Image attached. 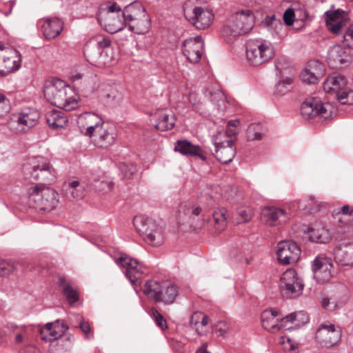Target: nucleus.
<instances>
[{"label":"nucleus","mask_w":353,"mask_h":353,"mask_svg":"<svg viewBox=\"0 0 353 353\" xmlns=\"http://www.w3.org/2000/svg\"><path fill=\"white\" fill-rule=\"evenodd\" d=\"M43 93L50 103L65 111H72L79 106L77 99L72 96L73 91L61 79H54L48 83Z\"/></svg>","instance_id":"1"},{"label":"nucleus","mask_w":353,"mask_h":353,"mask_svg":"<svg viewBox=\"0 0 353 353\" xmlns=\"http://www.w3.org/2000/svg\"><path fill=\"white\" fill-rule=\"evenodd\" d=\"M123 17L128 29L136 34H145L150 28L149 15L140 2L134 1L125 6Z\"/></svg>","instance_id":"2"},{"label":"nucleus","mask_w":353,"mask_h":353,"mask_svg":"<svg viewBox=\"0 0 353 353\" xmlns=\"http://www.w3.org/2000/svg\"><path fill=\"white\" fill-rule=\"evenodd\" d=\"M144 294L155 303L172 304L179 295L178 287L170 283H160L154 280L145 282L142 288Z\"/></svg>","instance_id":"3"},{"label":"nucleus","mask_w":353,"mask_h":353,"mask_svg":"<svg viewBox=\"0 0 353 353\" xmlns=\"http://www.w3.org/2000/svg\"><path fill=\"white\" fill-rule=\"evenodd\" d=\"M254 16L249 10H243L234 13L225 25L222 34L228 41L248 33L254 27Z\"/></svg>","instance_id":"4"},{"label":"nucleus","mask_w":353,"mask_h":353,"mask_svg":"<svg viewBox=\"0 0 353 353\" xmlns=\"http://www.w3.org/2000/svg\"><path fill=\"white\" fill-rule=\"evenodd\" d=\"M28 203L30 208L50 212L59 203L58 193L52 188L44 185H35L28 190Z\"/></svg>","instance_id":"5"},{"label":"nucleus","mask_w":353,"mask_h":353,"mask_svg":"<svg viewBox=\"0 0 353 353\" xmlns=\"http://www.w3.org/2000/svg\"><path fill=\"white\" fill-rule=\"evenodd\" d=\"M245 48L247 59L254 65L269 61L275 53L272 43L264 39H250L246 43Z\"/></svg>","instance_id":"6"},{"label":"nucleus","mask_w":353,"mask_h":353,"mask_svg":"<svg viewBox=\"0 0 353 353\" xmlns=\"http://www.w3.org/2000/svg\"><path fill=\"white\" fill-rule=\"evenodd\" d=\"M133 225L139 235L149 244L158 247L163 243L162 230L152 219L143 215L135 216Z\"/></svg>","instance_id":"7"},{"label":"nucleus","mask_w":353,"mask_h":353,"mask_svg":"<svg viewBox=\"0 0 353 353\" xmlns=\"http://www.w3.org/2000/svg\"><path fill=\"white\" fill-rule=\"evenodd\" d=\"M347 81L341 74L329 76L323 83L325 92L334 94L343 105L353 104V90L347 86Z\"/></svg>","instance_id":"8"},{"label":"nucleus","mask_w":353,"mask_h":353,"mask_svg":"<svg viewBox=\"0 0 353 353\" xmlns=\"http://www.w3.org/2000/svg\"><path fill=\"white\" fill-rule=\"evenodd\" d=\"M336 111L330 103H323L318 98L307 99L301 107V114L307 119L317 117L319 119L328 120L336 115Z\"/></svg>","instance_id":"9"},{"label":"nucleus","mask_w":353,"mask_h":353,"mask_svg":"<svg viewBox=\"0 0 353 353\" xmlns=\"http://www.w3.org/2000/svg\"><path fill=\"white\" fill-rule=\"evenodd\" d=\"M31 167L25 166L24 171L30 175L29 179L32 183L39 182V185L51 183L55 178L54 170L52 165L43 157H38Z\"/></svg>","instance_id":"10"},{"label":"nucleus","mask_w":353,"mask_h":353,"mask_svg":"<svg viewBox=\"0 0 353 353\" xmlns=\"http://www.w3.org/2000/svg\"><path fill=\"white\" fill-rule=\"evenodd\" d=\"M296 314L292 313L285 317L278 311L269 309L261 313V319L262 326L266 330L271 332H276L281 329L290 330L292 327L288 326V323H293L296 319Z\"/></svg>","instance_id":"11"},{"label":"nucleus","mask_w":353,"mask_h":353,"mask_svg":"<svg viewBox=\"0 0 353 353\" xmlns=\"http://www.w3.org/2000/svg\"><path fill=\"white\" fill-rule=\"evenodd\" d=\"M342 334L341 326L330 322H324L317 329L315 339L323 347H332L340 343Z\"/></svg>","instance_id":"12"},{"label":"nucleus","mask_w":353,"mask_h":353,"mask_svg":"<svg viewBox=\"0 0 353 353\" xmlns=\"http://www.w3.org/2000/svg\"><path fill=\"white\" fill-rule=\"evenodd\" d=\"M280 290L283 296L294 298L302 294L304 284L296 272L290 268L284 272L280 279Z\"/></svg>","instance_id":"13"},{"label":"nucleus","mask_w":353,"mask_h":353,"mask_svg":"<svg viewBox=\"0 0 353 353\" xmlns=\"http://www.w3.org/2000/svg\"><path fill=\"white\" fill-rule=\"evenodd\" d=\"M225 138L224 133H217L212 138L215 146V157L224 164L230 163L236 155V148L232 137Z\"/></svg>","instance_id":"14"},{"label":"nucleus","mask_w":353,"mask_h":353,"mask_svg":"<svg viewBox=\"0 0 353 353\" xmlns=\"http://www.w3.org/2000/svg\"><path fill=\"white\" fill-rule=\"evenodd\" d=\"M352 48L350 43L345 45H335L330 48L327 56V64L332 68H344L352 62Z\"/></svg>","instance_id":"15"},{"label":"nucleus","mask_w":353,"mask_h":353,"mask_svg":"<svg viewBox=\"0 0 353 353\" xmlns=\"http://www.w3.org/2000/svg\"><path fill=\"white\" fill-rule=\"evenodd\" d=\"M183 10L185 19L199 30L209 28L213 21L214 14L210 10L199 6L188 7L187 5Z\"/></svg>","instance_id":"16"},{"label":"nucleus","mask_w":353,"mask_h":353,"mask_svg":"<svg viewBox=\"0 0 353 353\" xmlns=\"http://www.w3.org/2000/svg\"><path fill=\"white\" fill-rule=\"evenodd\" d=\"M116 263L125 268V274L132 283H135L141 274H145L146 267L138 260L131 258L125 254L116 259Z\"/></svg>","instance_id":"17"},{"label":"nucleus","mask_w":353,"mask_h":353,"mask_svg":"<svg viewBox=\"0 0 353 353\" xmlns=\"http://www.w3.org/2000/svg\"><path fill=\"white\" fill-rule=\"evenodd\" d=\"M21 63V54L18 50L0 45V74L5 75L18 70Z\"/></svg>","instance_id":"18"},{"label":"nucleus","mask_w":353,"mask_h":353,"mask_svg":"<svg viewBox=\"0 0 353 353\" xmlns=\"http://www.w3.org/2000/svg\"><path fill=\"white\" fill-rule=\"evenodd\" d=\"M301 252L299 246L295 242L283 241L277 244L276 255L281 264L288 265L297 262Z\"/></svg>","instance_id":"19"},{"label":"nucleus","mask_w":353,"mask_h":353,"mask_svg":"<svg viewBox=\"0 0 353 353\" xmlns=\"http://www.w3.org/2000/svg\"><path fill=\"white\" fill-rule=\"evenodd\" d=\"M332 263L323 255H318L312 262L313 277L317 283L329 281L332 277Z\"/></svg>","instance_id":"20"},{"label":"nucleus","mask_w":353,"mask_h":353,"mask_svg":"<svg viewBox=\"0 0 353 353\" xmlns=\"http://www.w3.org/2000/svg\"><path fill=\"white\" fill-rule=\"evenodd\" d=\"M117 137L114 125L105 123L90 137L94 145L99 148H107L114 143Z\"/></svg>","instance_id":"21"},{"label":"nucleus","mask_w":353,"mask_h":353,"mask_svg":"<svg viewBox=\"0 0 353 353\" xmlns=\"http://www.w3.org/2000/svg\"><path fill=\"white\" fill-rule=\"evenodd\" d=\"M203 43L201 37L185 39L182 44V52L186 59L192 63H198L202 56Z\"/></svg>","instance_id":"22"},{"label":"nucleus","mask_w":353,"mask_h":353,"mask_svg":"<svg viewBox=\"0 0 353 353\" xmlns=\"http://www.w3.org/2000/svg\"><path fill=\"white\" fill-rule=\"evenodd\" d=\"M68 330L67 326L60 321H56L52 323H48L44 327H40V338L45 341L52 343L60 339Z\"/></svg>","instance_id":"23"},{"label":"nucleus","mask_w":353,"mask_h":353,"mask_svg":"<svg viewBox=\"0 0 353 353\" xmlns=\"http://www.w3.org/2000/svg\"><path fill=\"white\" fill-rule=\"evenodd\" d=\"M111 41L108 37H99L97 41V48H91L87 46L84 49V55L87 61L92 65L99 66L105 62L101 60V50L110 46Z\"/></svg>","instance_id":"24"},{"label":"nucleus","mask_w":353,"mask_h":353,"mask_svg":"<svg viewBox=\"0 0 353 353\" xmlns=\"http://www.w3.org/2000/svg\"><path fill=\"white\" fill-rule=\"evenodd\" d=\"M99 21L105 30L110 34L122 30L126 26L125 19L123 17V12L121 14L114 13L104 14V16L100 17Z\"/></svg>","instance_id":"25"},{"label":"nucleus","mask_w":353,"mask_h":353,"mask_svg":"<svg viewBox=\"0 0 353 353\" xmlns=\"http://www.w3.org/2000/svg\"><path fill=\"white\" fill-rule=\"evenodd\" d=\"M153 119L155 121V128L161 131L172 130L176 121L174 113L168 109L157 111L153 116Z\"/></svg>","instance_id":"26"},{"label":"nucleus","mask_w":353,"mask_h":353,"mask_svg":"<svg viewBox=\"0 0 353 353\" xmlns=\"http://www.w3.org/2000/svg\"><path fill=\"white\" fill-rule=\"evenodd\" d=\"M334 254L338 264L353 267V242L342 243L335 248Z\"/></svg>","instance_id":"27"},{"label":"nucleus","mask_w":353,"mask_h":353,"mask_svg":"<svg viewBox=\"0 0 353 353\" xmlns=\"http://www.w3.org/2000/svg\"><path fill=\"white\" fill-rule=\"evenodd\" d=\"M81 120L84 121V123L81 127V132L90 138L92 137L94 132L104 123L101 117L92 112H86L83 114Z\"/></svg>","instance_id":"28"},{"label":"nucleus","mask_w":353,"mask_h":353,"mask_svg":"<svg viewBox=\"0 0 353 353\" xmlns=\"http://www.w3.org/2000/svg\"><path fill=\"white\" fill-rule=\"evenodd\" d=\"M99 98L105 105L115 107L121 103L123 95L117 88L105 85L99 91Z\"/></svg>","instance_id":"29"},{"label":"nucleus","mask_w":353,"mask_h":353,"mask_svg":"<svg viewBox=\"0 0 353 353\" xmlns=\"http://www.w3.org/2000/svg\"><path fill=\"white\" fill-rule=\"evenodd\" d=\"M63 22L59 18L48 17L43 20L41 32L46 39L50 40L57 37L61 32Z\"/></svg>","instance_id":"30"},{"label":"nucleus","mask_w":353,"mask_h":353,"mask_svg":"<svg viewBox=\"0 0 353 353\" xmlns=\"http://www.w3.org/2000/svg\"><path fill=\"white\" fill-rule=\"evenodd\" d=\"M174 150L187 157H199L203 161L206 160L202 148L197 145H193L188 140H179L176 142Z\"/></svg>","instance_id":"31"},{"label":"nucleus","mask_w":353,"mask_h":353,"mask_svg":"<svg viewBox=\"0 0 353 353\" xmlns=\"http://www.w3.org/2000/svg\"><path fill=\"white\" fill-rule=\"evenodd\" d=\"M261 216L263 221L271 225L284 222L287 219L285 210L275 207L264 208L262 210Z\"/></svg>","instance_id":"32"},{"label":"nucleus","mask_w":353,"mask_h":353,"mask_svg":"<svg viewBox=\"0 0 353 353\" xmlns=\"http://www.w3.org/2000/svg\"><path fill=\"white\" fill-rule=\"evenodd\" d=\"M46 121L48 125L55 130L65 128L68 121L65 113L57 110H52L47 113Z\"/></svg>","instance_id":"33"},{"label":"nucleus","mask_w":353,"mask_h":353,"mask_svg":"<svg viewBox=\"0 0 353 353\" xmlns=\"http://www.w3.org/2000/svg\"><path fill=\"white\" fill-rule=\"evenodd\" d=\"M59 285L63 288V294L69 304L72 305L79 301V294L72 286L70 281L63 276H59Z\"/></svg>","instance_id":"34"},{"label":"nucleus","mask_w":353,"mask_h":353,"mask_svg":"<svg viewBox=\"0 0 353 353\" xmlns=\"http://www.w3.org/2000/svg\"><path fill=\"white\" fill-rule=\"evenodd\" d=\"M201 209L193 204H185L181 207L178 212V216L183 221L190 223L192 219L199 216Z\"/></svg>","instance_id":"35"},{"label":"nucleus","mask_w":353,"mask_h":353,"mask_svg":"<svg viewBox=\"0 0 353 353\" xmlns=\"http://www.w3.org/2000/svg\"><path fill=\"white\" fill-rule=\"evenodd\" d=\"M63 191L68 197L82 198L84 195V187L78 181H72L63 185Z\"/></svg>","instance_id":"36"},{"label":"nucleus","mask_w":353,"mask_h":353,"mask_svg":"<svg viewBox=\"0 0 353 353\" xmlns=\"http://www.w3.org/2000/svg\"><path fill=\"white\" fill-rule=\"evenodd\" d=\"M19 114L28 130L37 124L40 117L39 112L32 108H24Z\"/></svg>","instance_id":"37"},{"label":"nucleus","mask_w":353,"mask_h":353,"mask_svg":"<svg viewBox=\"0 0 353 353\" xmlns=\"http://www.w3.org/2000/svg\"><path fill=\"white\" fill-rule=\"evenodd\" d=\"M310 239L315 243H325L330 239V233L323 227L317 226L309 230Z\"/></svg>","instance_id":"38"},{"label":"nucleus","mask_w":353,"mask_h":353,"mask_svg":"<svg viewBox=\"0 0 353 353\" xmlns=\"http://www.w3.org/2000/svg\"><path fill=\"white\" fill-rule=\"evenodd\" d=\"M228 218V211L225 208L219 209L214 212L212 221L214 222V227L217 231L221 232L225 228Z\"/></svg>","instance_id":"39"},{"label":"nucleus","mask_w":353,"mask_h":353,"mask_svg":"<svg viewBox=\"0 0 353 353\" xmlns=\"http://www.w3.org/2000/svg\"><path fill=\"white\" fill-rule=\"evenodd\" d=\"M305 68L310 74L314 76L312 79L314 81H320L325 70L324 64L317 60L310 61Z\"/></svg>","instance_id":"40"},{"label":"nucleus","mask_w":353,"mask_h":353,"mask_svg":"<svg viewBox=\"0 0 353 353\" xmlns=\"http://www.w3.org/2000/svg\"><path fill=\"white\" fill-rule=\"evenodd\" d=\"M8 125L10 130L16 134L25 132L28 130L19 112L11 115Z\"/></svg>","instance_id":"41"},{"label":"nucleus","mask_w":353,"mask_h":353,"mask_svg":"<svg viewBox=\"0 0 353 353\" xmlns=\"http://www.w3.org/2000/svg\"><path fill=\"white\" fill-rule=\"evenodd\" d=\"M261 25L268 30L276 34H278L283 26L281 21L276 19L275 14L266 16Z\"/></svg>","instance_id":"42"},{"label":"nucleus","mask_w":353,"mask_h":353,"mask_svg":"<svg viewBox=\"0 0 353 353\" xmlns=\"http://www.w3.org/2000/svg\"><path fill=\"white\" fill-rule=\"evenodd\" d=\"M263 135V127L260 124L252 123L248 129V137L250 140H260Z\"/></svg>","instance_id":"43"},{"label":"nucleus","mask_w":353,"mask_h":353,"mask_svg":"<svg viewBox=\"0 0 353 353\" xmlns=\"http://www.w3.org/2000/svg\"><path fill=\"white\" fill-rule=\"evenodd\" d=\"M11 110L10 100L2 93H0V119L5 118Z\"/></svg>","instance_id":"44"},{"label":"nucleus","mask_w":353,"mask_h":353,"mask_svg":"<svg viewBox=\"0 0 353 353\" xmlns=\"http://www.w3.org/2000/svg\"><path fill=\"white\" fill-rule=\"evenodd\" d=\"M211 101L216 103L218 108L220 110H224L226 108V101L225 95L223 92L220 90H217L213 93L210 94Z\"/></svg>","instance_id":"45"},{"label":"nucleus","mask_w":353,"mask_h":353,"mask_svg":"<svg viewBox=\"0 0 353 353\" xmlns=\"http://www.w3.org/2000/svg\"><path fill=\"white\" fill-rule=\"evenodd\" d=\"M292 79L291 78H286L283 81H280L276 85L275 92L279 95L285 94L289 90Z\"/></svg>","instance_id":"46"},{"label":"nucleus","mask_w":353,"mask_h":353,"mask_svg":"<svg viewBox=\"0 0 353 353\" xmlns=\"http://www.w3.org/2000/svg\"><path fill=\"white\" fill-rule=\"evenodd\" d=\"M240 122L239 120H230L228 122V125L226 127V130L223 132L225 134V138L231 137L232 136H235L238 134V126L239 125ZM220 133H222L221 132Z\"/></svg>","instance_id":"47"},{"label":"nucleus","mask_w":353,"mask_h":353,"mask_svg":"<svg viewBox=\"0 0 353 353\" xmlns=\"http://www.w3.org/2000/svg\"><path fill=\"white\" fill-rule=\"evenodd\" d=\"M151 316L154 319L157 326L162 330H165L168 327L166 320L163 316L158 312L156 309L153 308L151 310Z\"/></svg>","instance_id":"48"},{"label":"nucleus","mask_w":353,"mask_h":353,"mask_svg":"<svg viewBox=\"0 0 353 353\" xmlns=\"http://www.w3.org/2000/svg\"><path fill=\"white\" fill-rule=\"evenodd\" d=\"M346 25V21L339 20V21L327 22L326 24L327 29L335 34H339L342 32L343 28Z\"/></svg>","instance_id":"49"},{"label":"nucleus","mask_w":353,"mask_h":353,"mask_svg":"<svg viewBox=\"0 0 353 353\" xmlns=\"http://www.w3.org/2000/svg\"><path fill=\"white\" fill-rule=\"evenodd\" d=\"M344 14V11L337 10L336 11L332 12L328 11L326 12V24L327 22H335L339 21V20H344L343 14Z\"/></svg>","instance_id":"50"},{"label":"nucleus","mask_w":353,"mask_h":353,"mask_svg":"<svg viewBox=\"0 0 353 353\" xmlns=\"http://www.w3.org/2000/svg\"><path fill=\"white\" fill-rule=\"evenodd\" d=\"M239 220L238 223L249 222L253 216L252 210L250 208L240 209L238 212Z\"/></svg>","instance_id":"51"},{"label":"nucleus","mask_w":353,"mask_h":353,"mask_svg":"<svg viewBox=\"0 0 353 353\" xmlns=\"http://www.w3.org/2000/svg\"><path fill=\"white\" fill-rule=\"evenodd\" d=\"M305 210L310 214H315L320 211L321 205L313 199L306 201Z\"/></svg>","instance_id":"52"},{"label":"nucleus","mask_w":353,"mask_h":353,"mask_svg":"<svg viewBox=\"0 0 353 353\" xmlns=\"http://www.w3.org/2000/svg\"><path fill=\"white\" fill-rule=\"evenodd\" d=\"M79 327L84 333L87 339H90L93 337V332L91 329L90 323L88 321L82 320L79 323Z\"/></svg>","instance_id":"53"},{"label":"nucleus","mask_w":353,"mask_h":353,"mask_svg":"<svg viewBox=\"0 0 353 353\" xmlns=\"http://www.w3.org/2000/svg\"><path fill=\"white\" fill-rule=\"evenodd\" d=\"M294 11L292 8L286 10L283 14V21L287 26H291L294 21Z\"/></svg>","instance_id":"54"},{"label":"nucleus","mask_w":353,"mask_h":353,"mask_svg":"<svg viewBox=\"0 0 353 353\" xmlns=\"http://www.w3.org/2000/svg\"><path fill=\"white\" fill-rule=\"evenodd\" d=\"M313 77L312 74L308 72L306 68L303 69L301 74V78L303 81L308 84H316L319 81L313 80Z\"/></svg>","instance_id":"55"},{"label":"nucleus","mask_w":353,"mask_h":353,"mask_svg":"<svg viewBox=\"0 0 353 353\" xmlns=\"http://www.w3.org/2000/svg\"><path fill=\"white\" fill-rule=\"evenodd\" d=\"M137 168L133 164L124 165L122 168V172H123L125 177L128 179L131 178L137 172Z\"/></svg>","instance_id":"56"},{"label":"nucleus","mask_w":353,"mask_h":353,"mask_svg":"<svg viewBox=\"0 0 353 353\" xmlns=\"http://www.w3.org/2000/svg\"><path fill=\"white\" fill-rule=\"evenodd\" d=\"M322 307L329 311H333L335 310L336 305L334 302H331L330 299L327 297H324L321 300Z\"/></svg>","instance_id":"57"},{"label":"nucleus","mask_w":353,"mask_h":353,"mask_svg":"<svg viewBox=\"0 0 353 353\" xmlns=\"http://www.w3.org/2000/svg\"><path fill=\"white\" fill-rule=\"evenodd\" d=\"M28 336L27 328L26 327H21L20 332L16 334L15 343H21L24 339L28 338Z\"/></svg>","instance_id":"58"},{"label":"nucleus","mask_w":353,"mask_h":353,"mask_svg":"<svg viewBox=\"0 0 353 353\" xmlns=\"http://www.w3.org/2000/svg\"><path fill=\"white\" fill-rule=\"evenodd\" d=\"M122 12L121 8L117 3H114L108 7V11L105 14H109L110 13L121 14Z\"/></svg>","instance_id":"59"},{"label":"nucleus","mask_w":353,"mask_h":353,"mask_svg":"<svg viewBox=\"0 0 353 353\" xmlns=\"http://www.w3.org/2000/svg\"><path fill=\"white\" fill-rule=\"evenodd\" d=\"M13 271L14 267L12 265L7 264L6 266L1 267L0 274L3 276H8Z\"/></svg>","instance_id":"60"},{"label":"nucleus","mask_w":353,"mask_h":353,"mask_svg":"<svg viewBox=\"0 0 353 353\" xmlns=\"http://www.w3.org/2000/svg\"><path fill=\"white\" fill-rule=\"evenodd\" d=\"M344 40L350 45H353V43H350V41H352L353 42V24L350 26L347 30L345 35Z\"/></svg>","instance_id":"61"},{"label":"nucleus","mask_w":353,"mask_h":353,"mask_svg":"<svg viewBox=\"0 0 353 353\" xmlns=\"http://www.w3.org/2000/svg\"><path fill=\"white\" fill-rule=\"evenodd\" d=\"M201 317H202V312H194L190 319L191 325H194L195 327H196L199 323V321H201Z\"/></svg>","instance_id":"62"},{"label":"nucleus","mask_w":353,"mask_h":353,"mask_svg":"<svg viewBox=\"0 0 353 353\" xmlns=\"http://www.w3.org/2000/svg\"><path fill=\"white\" fill-rule=\"evenodd\" d=\"M343 215L349 216L350 219H353V209L349 205H344L341 208Z\"/></svg>","instance_id":"63"},{"label":"nucleus","mask_w":353,"mask_h":353,"mask_svg":"<svg viewBox=\"0 0 353 353\" xmlns=\"http://www.w3.org/2000/svg\"><path fill=\"white\" fill-rule=\"evenodd\" d=\"M207 343H203L200 348H199L195 353H210L207 351Z\"/></svg>","instance_id":"64"}]
</instances>
